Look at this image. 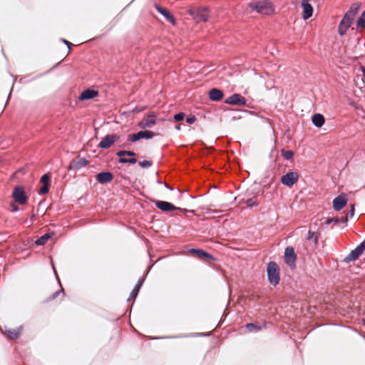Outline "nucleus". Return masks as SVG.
<instances>
[{"label":"nucleus","mask_w":365,"mask_h":365,"mask_svg":"<svg viewBox=\"0 0 365 365\" xmlns=\"http://www.w3.org/2000/svg\"><path fill=\"white\" fill-rule=\"evenodd\" d=\"M299 177V175L297 172H288L286 175L282 177L281 182L286 186L292 187L298 181Z\"/></svg>","instance_id":"423d86ee"},{"label":"nucleus","mask_w":365,"mask_h":365,"mask_svg":"<svg viewBox=\"0 0 365 365\" xmlns=\"http://www.w3.org/2000/svg\"><path fill=\"white\" fill-rule=\"evenodd\" d=\"M209 11L207 9H200L193 13V18L197 21H207L209 19Z\"/></svg>","instance_id":"f8f14e48"},{"label":"nucleus","mask_w":365,"mask_h":365,"mask_svg":"<svg viewBox=\"0 0 365 365\" xmlns=\"http://www.w3.org/2000/svg\"><path fill=\"white\" fill-rule=\"evenodd\" d=\"M249 7L262 14H271L274 9L272 4L266 0L260 1H253L248 4Z\"/></svg>","instance_id":"f257e3e1"},{"label":"nucleus","mask_w":365,"mask_h":365,"mask_svg":"<svg viewBox=\"0 0 365 365\" xmlns=\"http://www.w3.org/2000/svg\"><path fill=\"white\" fill-rule=\"evenodd\" d=\"M339 222V219L338 217H329L327 218L325 221L326 225H329L332 222L338 223Z\"/></svg>","instance_id":"e433bc0d"},{"label":"nucleus","mask_w":365,"mask_h":365,"mask_svg":"<svg viewBox=\"0 0 365 365\" xmlns=\"http://www.w3.org/2000/svg\"><path fill=\"white\" fill-rule=\"evenodd\" d=\"M21 331L22 327H20L17 329L6 330L5 335L11 339H16L20 336Z\"/></svg>","instance_id":"4be33fe9"},{"label":"nucleus","mask_w":365,"mask_h":365,"mask_svg":"<svg viewBox=\"0 0 365 365\" xmlns=\"http://www.w3.org/2000/svg\"><path fill=\"white\" fill-rule=\"evenodd\" d=\"M48 187H49V185L43 184L42 187L40 188V190L38 191V193L40 195H45L46 193H48V190H49Z\"/></svg>","instance_id":"f704fd0d"},{"label":"nucleus","mask_w":365,"mask_h":365,"mask_svg":"<svg viewBox=\"0 0 365 365\" xmlns=\"http://www.w3.org/2000/svg\"><path fill=\"white\" fill-rule=\"evenodd\" d=\"M303 9L302 17L304 20L309 19L313 14V7L309 2L302 1Z\"/></svg>","instance_id":"f3484780"},{"label":"nucleus","mask_w":365,"mask_h":365,"mask_svg":"<svg viewBox=\"0 0 365 365\" xmlns=\"http://www.w3.org/2000/svg\"><path fill=\"white\" fill-rule=\"evenodd\" d=\"M267 272L269 283L274 286L279 284L280 280L279 269L274 262H269L267 264Z\"/></svg>","instance_id":"f03ea898"},{"label":"nucleus","mask_w":365,"mask_h":365,"mask_svg":"<svg viewBox=\"0 0 365 365\" xmlns=\"http://www.w3.org/2000/svg\"><path fill=\"white\" fill-rule=\"evenodd\" d=\"M155 135V133L150 130L139 131L137 133L130 134L128 136V140L130 142H136L140 139H150Z\"/></svg>","instance_id":"39448f33"},{"label":"nucleus","mask_w":365,"mask_h":365,"mask_svg":"<svg viewBox=\"0 0 365 365\" xmlns=\"http://www.w3.org/2000/svg\"><path fill=\"white\" fill-rule=\"evenodd\" d=\"M155 9L161 14L165 19L171 23L173 25L175 24V17L170 14V12L165 7H163L158 4L154 5Z\"/></svg>","instance_id":"9b49d317"},{"label":"nucleus","mask_w":365,"mask_h":365,"mask_svg":"<svg viewBox=\"0 0 365 365\" xmlns=\"http://www.w3.org/2000/svg\"><path fill=\"white\" fill-rule=\"evenodd\" d=\"M142 283L143 282L140 280H139L138 282V283L136 284V285L135 286V287L133 288V289L131 292V294H130L131 297L135 298L138 296L140 289L142 286Z\"/></svg>","instance_id":"cd10ccee"},{"label":"nucleus","mask_w":365,"mask_h":365,"mask_svg":"<svg viewBox=\"0 0 365 365\" xmlns=\"http://www.w3.org/2000/svg\"><path fill=\"white\" fill-rule=\"evenodd\" d=\"M58 292H54V293L52 294V297H51V299H55V298L57 297V295H58Z\"/></svg>","instance_id":"79ce46f5"},{"label":"nucleus","mask_w":365,"mask_h":365,"mask_svg":"<svg viewBox=\"0 0 365 365\" xmlns=\"http://www.w3.org/2000/svg\"><path fill=\"white\" fill-rule=\"evenodd\" d=\"M351 16L352 14H346L341 21L338 29V32L340 36H344L346 34L347 29L351 26V24L354 20L351 19Z\"/></svg>","instance_id":"0eeeda50"},{"label":"nucleus","mask_w":365,"mask_h":365,"mask_svg":"<svg viewBox=\"0 0 365 365\" xmlns=\"http://www.w3.org/2000/svg\"><path fill=\"white\" fill-rule=\"evenodd\" d=\"M155 123V119L153 115H147L140 123L142 128H150Z\"/></svg>","instance_id":"412c9836"},{"label":"nucleus","mask_w":365,"mask_h":365,"mask_svg":"<svg viewBox=\"0 0 365 365\" xmlns=\"http://www.w3.org/2000/svg\"><path fill=\"white\" fill-rule=\"evenodd\" d=\"M311 0H302V1H306V2H309Z\"/></svg>","instance_id":"a18cd8bd"},{"label":"nucleus","mask_w":365,"mask_h":365,"mask_svg":"<svg viewBox=\"0 0 365 365\" xmlns=\"http://www.w3.org/2000/svg\"><path fill=\"white\" fill-rule=\"evenodd\" d=\"M359 5L354 4L351 5V6L350 7V9L346 14H352L351 19H354L355 15L356 14L358 10H359Z\"/></svg>","instance_id":"c85d7f7f"},{"label":"nucleus","mask_w":365,"mask_h":365,"mask_svg":"<svg viewBox=\"0 0 365 365\" xmlns=\"http://www.w3.org/2000/svg\"><path fill=\"white\" fill-rule=\"evenodd\" d=\"M281 153H282V155L283 156V158L286 160L292 159L294 155V153L292 150H286L282 149L281 150Z\"/></svg>","instance_id":"7c9ffc66"},{"label":"nucleus","mask_w":365,"mask_h":365,"mask_svg":"<svg viewBox=\"0 0 365 365\" xmlns=\"http://www.w3.org/2000/svg\"><path fill=\"white\" fill-rule=\"evenodd\" d=\"M14 207V210L16 211L18 210V207L16 206H13Z\"/></svg>","instance_id":"37998d69"},{"label":"nucleus","mask_w":365,"mask_h":365,"mask_svg":"<svg viewBox=\"0 0 365 365\" xmlns=\"http://www.w3.org/2000/svg\"><path fill=\"white\" fill-rule=\"evenodd\" d=\"M51 176L49 174H45L43 175L41 178V182L43 183V184H45V185H49L48 184V181H49V179H50Z\"/></svg>","instance_id":"c9c22d12"},{"label":"nucleus","mask_w":365,"mask_h":365,"mask_svg":"<svg viewBox=\"0 0 365 365\" xmlns=\"http://www.w3.org/2000/svg\"><path fill=\"white\" fill-rule=\"evenodd\" d=\"M88 164V161L85 158H79L71 161L69 165V169L78 170L82 167L86 166Z\"/></svg>","instance_id":"aec40b11"},{"label":"nucleus","mask_w":365,"mask_h":365,"mask_svg":"<svg viewBox=\"0 0 365 365\" xmlns=\"http://www.w3.org/2000/svg\"><path fill=\"white\" fill-rule=\"evenodd\" d=\"M12 197L15 202L20 205H25L28 200V197L26 196L22 186H16L14 188Z\"/></svg>","instance_id":"7ed1b4c3"},{"label":"nucleus","mask_w":365,"mask_h":365,"mask_svg":"<svg viewBox=\"0 0 365 365\" xmlns=\"http://www.w3.org/2000/svg\"><path fill=\"white\" fill-rule=\"evenodd\" d=\"M358 28L365 29V18L361 15L356 22Z\"/></svg>","instance_id":"473e14b6"},{"label":"nucleus","mask_w":365,"mask_h":365,"mask_svg":"<svg viewBox=\"0 0 365 365\" xmlns=\"http://www.w3.org/2000/svg\"><path fill=\"white\" fill-rule=\"evenodd\" d=\"M354 215V205H351V211H350V217H352Z\"/></svg>","instance_id":"a19ab883"},{"label":"nucleus","mask_w":365,"mask_h":365,"mask_svg":"<svg viewBox=\"0 0 365 365\" xmlns=\"http://www.w3.org/2000/svg\"><path fill=\"white\" fill-rule=\"evenodd\" d=\"M346 220H347V217H345L344 221H346Z\"/></svg>","instance_id":"de8ad7c7"},{"label":"nucleus","mask_w":365,"mask_h":365,"mask_svg":"<svg viewBox=\"0 0 365 365\" xmlns=\"http://www.w3.org/2000/svg\"><path fill=\"white\" fill-rule=\"evenodd\" d=\"M138 165L142 168H149L153 165V162L150 160H143L138 162Z\"/></svg>","instance_id":"72a5a7b5"},{"label":"nucleus","mask_w":365,"mask_h":365,"mask_svg":"<svg viewBox=\"0 0 365 365\" xmlns=\"http://www.w3.org/2000/svg\"><path fill=\"white\" fill-rule=\"evenodd\" d=\"M297 256L294 253V250L292 247H287L284 252V260L286 264L291 268H294L296 266Z\"/></svg>","instance_id":"6e6552de"},{"label":"nucleus","mask_w":365,"mask_h":365,"mask_svg":"<svg viewBox=\"0 0 365 365\" xmlns=\"http://www.w3.org/2000/svg\"><path fill=\"white\" fill-rule=\"evenodd\" d=\"M225 103L230 105L244 106L246 104V99L240 94H233L228 97Z\"/></svg>","instance_id":"9d476101"},{"label":"nucleus","mask_w":365,"mask_h":365,"mask_svg":"<svg viewBox=\"0 0 365 365\" xmlns=\"http://www.w3.org/2000/svg\"><path fill=\"white\" fill-rule=\"evenodd\" d=\"M184 117H185V114L183 113H179L174 115V120L177 122L180 121V120H183Z\"/></svg>","instance_id":"4c0bfd02"},{"label":"nucleus","mask_w":365,"mask_h":365,"mask_svg":"<svg viewBox=\"0 0 365 365\" xmlns=\"http://www.w3.org/2000/svg\"><path fill=\"white\" fill-rule=\"evenodd\" d=\"M155 204L158 209L165 212H170L175 210H180V208L176 207L173 204L165 201H155Z\"/></svg>","instance_id":"ddd939ff"},{"label":"nucleus","mask_w":365,"mask_h":365,"mask_svg":"<svg viewBox=\"0 0 365 365\" xmlns=\"http://www.w3.org/2000/svg\"><path fill=\"white\" fill-rule=\"evenodd\" d=\"M119 163H130V164H135L137 163V160L135 158H125L124 157H120L118 159Z\"/></svg>","instance_id":"bb28decb"},{"label":"nucleus","mask_w":365,"mask_h":365,"mask_svg":"<svg viewBox=\"0 0 365 365\" xmlns=\"http://www.w3.org/2000/svg\"><path fill=\"white\" fill-rule=\"evenodd\" d=\"M52 235L51 233H46L41 237L36 240V244L37 245H44L47 241L51 237Z\"/></svg>","instance_id":"393cba45"},{"label":"nucleus","mask_w":365,"mask_h":365,"mask_svg":"<svg viewBox=\"0 0 365 365\" xmlns=\"http://www.w3.org/2000/svg\"><path fill=\"white\" fill-rule=\"evenodd\" d=\"M113 179V175L110 172H102L96 175V180L99 183L106 184Z\"/></svg>","instance_id":"2eb2a0df"},{"label":"nucleus","mask_w":365,"mask_h":365,"mask_svg":"<svg viewBox=\"0 0 365 365\" xmlns=\"http://www.w3.org/2000/svg\"><path fill=\"white\" fill-rule=\"evenodd\" d=\"M365 250V240L357 246L354 250H352L347 256L344 259V262L349 263L351 262L356 260Z\"/></svg>","instance_id":"20e7f679"},{"label":"nucleus","mask_w":365,"mask_h":365,"mask_svg":"<svg viewBox=\"0 0 365 365\" xmlns=\"http://www.w3.org/2000/svg\"><path fill=\"white\" fill-rule=\"evenodd\" d=\"M319 234L315 232H312V231H309L308 232V235L307 236V240H312L314 245H317L318 244V240H319Z\"/></svg>","instance_id":"a878e982"},{"label":"nucleus","mask_w":365,"mask_h":365,"mask_svg":"<svg viewBox=\"0 0 365 365\" xmlns=\"http://www.w3.org/2000/svg\"><path fill=\"white\" fill-rule=\"evenodd\" d=\"M176 129H177V130H180V125H177V126H176Z\"/></svg>","instance_id":"c03bdc74"},{"label":"nucleus","mask_w":365,"mask_h":365,"mask_svg":"<svg viewBox=\"0 0 365 365\" xmlns=\"http://www.w3.org/2000/svg\"><path fill=\"white\" fill-rule=\"evenodd\" d=\"M312 120L313 124L317 128H321L325 122L324 117L319 113L314 114L312 116Z\"/></svg>","instance_id":"5701e85b"},{"label":"nucleus","mask_w":365,"mask_h":365,"mask_svg":"<svg viewBox=\"0 0 365 365\" xmlns=\"http://www.w3.org/2000/svg\"><path fill=\"white\" fill-rule=\"evenodd\" d=\"M346 198L342 195H339L333 200V207L335 210L339 211L346 205Z\"/></svg>","instance_id":"a211bd4d"},{"label":"nucleus","mask_w":365,"mask_h":365,"mask_svg":"<svg viewBox=\"0 0 365 365\" xmlns=\"http://www.w3.org/2000/svg\"><path fill=\"white\" fill-rule=\"evenodd\" d=\"M266 327V324H264L263 326H259V325L255 324L254 323H249L245 325L246 329L250 332L259 331L262 329V327Z\"/></svg>","instance_id":"b1692460"},{"label":"nucleus","mask_w":365,"mask_h":365,"mask_svg":"<svg viewBox=\"0 0 365 365\" xmlns=\"http://www.w3.org/2000/svg\"><path fill=\"white\" fill-rule=\"evenodd\" d=\"M116 155L118 157H124L125 155L130 156V157H133L135 155V153L133 151H129V150H120L116 153Z\"/></svg>","instance_id":"c756f323"},{"label":"nucleus","mask_w":365,"mask_h":365,"mask_svg":"<svg viewBox=\"0 0 365 365\" xmlns=\"http://www.w3.org/2000/svg\"><path fill=\"white\" fill-rule=\"evenodd\" d=\"M196 118L194 115L189 116L186 118V122L189 124H192L196 121Z\"/></svg>","instance_id":"58836bf2"},{"label":"nucleus","mask_w":365,"mask_h":365,"mask_svg":"<svg viewBox=\"0 0 365 365\" xmlns=\"http://www.w3.org/2000/svg\"><path fill=\"white\" fill-rule=\"evenodd\" d=\"M98 96V92L97 91L91 90V89H86L81 93L80 96L78 97V99L80 101H86V100L93 99Z\"/></svg>","instance_id":"dca6fc26"},{"label":"nucleus","mask_w":365,"mask_h":365,"mask_svg":"<svg viewBox=\"0 0 365 365\" xmlns=\"http://www.w3.org/2000/svg\"><path fill=\"white\" fill-rule=\"evenodd\" d=\"M62 41L68 47V53H69L71 51V47L72 46V43L66 39H62Z\"/></svg>","instance_id":"ea45409f"},{"label":"nucleus","mask_w":365,"mask_h":365,"mask_svg":"<svg viewBox=\"0 0 365 365\" xmlns=\"http://www.w3.org/2000/svg\"><path fill=\"white\" fill-rule=\"evenodd\" d=\"M118 139L119 136L116 135H107L101 140L98 144V148L103 149L108 148Z\"/></svg>","instance_id":"1a4fd4ad"},{"label":"nucleus","mask_w":365,"mask_h":365,"mask_svg":"<svg viewBox=\"0 0 365 365\" xmlns=\"http://www.w3.org/2000/svg\"><path fill=\"white\" fill-rule=\"evenodd\" d=\"M190 252L194 256L198 257L199 259L205 258L207 260H214L215 258L213 256L208 252H205L202 250L200 249H192L190 250Z\"/></svg>","instance_id":"4468645a"},{"label":"nucleus","mask_w":365,"mask_h":365,"mask_svg":"<svg viewBox=\"0 0 365 365\" xmlns=\"http://www.w3.org/2000/svg\"><path fill=\"white\" fill-rule=\"evenodd\" d=\"M361 15L365 18V11H363V13L361 14Z\"/></svg>","instance_id":"49530a36"},{"label":"nucleus","mask_w":365,"mask_h":365,"mask_svg":"<svg viewBox=\"0 0 365 365\" xmlns=\"http://www.w3.org/2000/svg\"><path fill=\"white\" fill-rule=\"evenodd\" d=\"M224 96V93L222 91L218 88H212L209 91V98L211 101H220L222 99Z\"/></svg>","instance_id":"6ab92c4d"},{"label":"nucleus","mask_w":365,"mask_h":365,"mask_svg":"<svg viewBox=\"0 0 365 365\" xmlns=\"http://www.w3.org/2000/svg\"><path fill=\"white\" fill-rule=\"evenodd\" d=\"M247 207L257 206L258 205L256 197H252L246 200L245 202Z\"/></svg>","instance_id":"2f4dec72"}]
</instances>
